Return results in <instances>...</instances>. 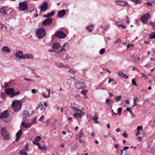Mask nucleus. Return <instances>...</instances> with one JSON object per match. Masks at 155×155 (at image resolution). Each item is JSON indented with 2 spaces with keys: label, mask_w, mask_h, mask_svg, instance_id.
<instances>
[{
  "label": "nucleus",
  "mask_w": 155,
  "mask_h": 155,
  "mask_svg": "<svg viewBox=\"0 0 155 155\" xmlns=\"http://www.w3.org/2000/svg\"><path fill=\"white\" fill-rule=\"evenodd\" d=\"M22 107V103L20 101L17 100H14L12 101L11 105L12 109L15 112L19 111Z\"/></svg>",
  "instance_id": "nucleus-1"
},
{
  "label": "nucleus",
  "mask_w": 155,
  "mask_h": 155,
  "mask_svg": "<svg viewBox=\"0 0 155 155\" xmlns=\"http://www.w3.org/2000/svg\"><path fill=\"white\" fill-rule=\"evenodd\" d=\"M36 34L39 39H41L46 35V32L44 28H39L37 29Z\"/></svg>",
  "instance_id": "nucleus-2"
},
{
  "label": "nucleus",
  "mask_w": 155,
  "mask_h": 155,
  "mask_svg": "<svg viewBox=\"0 0 155 155\" xmlns=\"http://www.w3.org/2000/svg\"><path fill=\"white\" fill-rule=\"evenodd\" d=\"M1 132L4 140H8L10 138L9 134L5 127L2 128L1 129Z\"/></svg>",
  "instance_id": "nucleus-3"
},
{
  "label": "nucleus",
  "mask_w": 155,
  "mask_h": 155,
  "mask_svg": "<svg viewBox=\"0 0 155 155\" xmlns=\"http://www.w3.org/2000/svg\"><path fill=\"white\" fill-rule=\"evenodd\" d=\"M18 5V9L21 11H25L28 9V5L27 3L25 1L20 2Z\"/></svg>",
  "instance_id": "nucleus-4"
},
{
  "label": "nucleus",
  "mask_w": 155,
  "mask_h": 155,
  "mask_svg": "<svg viewBox=\"0 0 155 155\" xmlns=\"http://www.w3.org/2000/svg\"><path fill=\"white\" fill-rule=\"evenodd\" d=\"M75 86L78 89H84L86 87L85 84L84 82L80 81L77 82Z\"/></svg>",
  "instance_id": "nucleus-5"
},
{
  "label": "nucleus",
  "mask_w": 155,
  "mask_h": 155,
  "mask_svg": "<svg viewBox=\"0 0 155 155\" xmlns=\"http://www.w3.org/2000/svg\"><path fill=\"white\" fill-rule=\"evenodd\" d=\"M151 17L150 15L147 13L143 15L141 17L140 19L142 22H144L147 21Z\"/></svg>",
  "instance_id": "nucleus-6"
},
{
  "label": "nucleus",
  "mask_w": 155,
  "mask_h": 155,
  "mask_svg": "<svg viewBox=\"0 0 155 155\" xmlns=\"http://www.w3.org/2000/svg\"><path fill=\"white\" fill-rule=\"evenodd\" d=\"M55 36L58 38H63L66 36L65 34L64 33L60 31H57L55 32Z\"/></svg>",
  "instance_id": "nucleus-7"
},
{
  "label": "nucleus",
  "mask_w": 155,
  "mask_h": 155,
  "mask_svg": "<svg viewBox=\"0 0 155 155\" xmlns=\"http://www.w3.org/2000/svg\"><path fill=\"white\" fill-rule=\"evenodd\" d=\"M52 21V18H47L42 22V24L45 26L49 25L51 24Z\"/></svg>",
  "instance_id": "nucleus-8"
},
{
  "label": "nucleus",
  "mask_w": 155,
  "mask_h": 155,
  "mask_svg": "<svg viewBox=\"0 0 155 155\" xmlns=\"http://www.w3.org/2000/svg\"><path fill=\"white\" fill-rule=\"evenodd\" d=\"M48 4L46 2H43L42 5L40 7V10L41 11H45L48 9Z\"/></svg>",
  "instance_id": "nucleus-9"
},
{
  "label": "nucleus",
  "mask_w": 155,
  "mask_h": 155,
  "mask_svg": "<svg viewBox=\"0 0 155 155\" xmlns=\"http://www.w3.org/2000/svg\"><path fill=\"white\" fill-rule=\"evenodd\" d=\"M23 53L22 51H18L15 54L16 57H18L19 59H22L23 57Z\"/></svg>",
  "instance_id": "nucleus-10"
},
{
  "label": "nucleus",
  "mask_w": 155,
  "mask_h": 155,
  "mask_svg": "<svg viewBox=\"0 0 155 155\" xmlns=\"http://www.w3.org/2000/svg\"><path fill=\"white\" fill-rule=\"evenodd\" d=\"M9 116V114L7 110L4 111L3 113L0 114V119H2L8 117Z\"/></svg>",
  "instance_id": "nucleus-11"
},
{
  "label": "nucleus",
  "mask_w": 155,
  "mask_h": 155,
  "mask_svg": "<svg viewBox=\"0 0 155 155\" xmlns=\"http://www.w3.org/2000/svg\"><path fill=\"white\" fill-rule=\"evenodd\" d=\"M66 14V11L65 10H62L59 11L58 13V16L59 18H62Z\"/></svg>",
  "instance_id": "nucleus-12"
},
{
  "label": "nucleus",
  "mask_w": 155,
  "mask_h": 155,
  "mask_svg": "<svg viewBox=\"0 0 155 155\" xmlns=\"http://www.w3.org/2000/svg\"><path fill=\"white\" fill-rule=\"evenodd\" d=\"M116 3L118 5L122 6H126V4H127V2L121 0H117L116 1Z\"/></svg>",
  "instance_id": "nucleus-13"
},
{
  "label": "nucleus",
  "mask_w": 155,
  "mask_h": 155,
  "mask_svg": "<svg viewBox=\"0 0 155 155\" xmlns=\"http://www.w3.org/2000/svg\"><path fill=\"white\" fill-rule=\"evenodd\" d=\"M22 131L21 130H20L18 132H17L16 134V140L18 141L20 138L22 136Z\"/></svg>",
  "instance_id": "nucleus-14"
},
{
  "label": "nucleus",
  "mask_w": 155,
  "mask_h": 155,
  "mask_svg": "<svg viewBox=\"0 0 155 155\" xmlns=\"http://www.w3.org/2000/svg\"><path fill=\"white\" fill-rule=\"evenodd\" d=\"M41 137L40 136H37L34 138V141L33 142L36 145L39 144L38 142L39 140H41Z\"/></svg>",
  "instance_id": "nucleus-15"
},
{
  "label": "nucleus",
  "mask_w": 155,
  "mask_h": 155,
  "mask_svg": "<svg viewBox=\"0 0 155 155\" xmlns=\"http://www.w3.org/2000/svg\"><path fill=\"white\" fill-rule=\"evenodd\" d=\"M69 46V44L67 43H66L64 44V45L61 48L60 50L58 51L61 52L63 51V50L64 51H66L68 50V47Z\"/></svg>",
  "instance_id": "nucleus-16"
},
{
  "label": "nucleus",
  "mask_w": 155,
  "mask_h": 155,
  "mask_svg": "<svg viewBox=\"0 0 155 155\" xmlns=\"http://www.w3.org/2000/svg\"><path fill=\"white\" fill-rule=\"evenodd\" d=\"M33 58V55L31 54H26L23 55V59H31Z\"/></svg>",
  "instance_id": "nucleus-17"
},
{
  "label": "nucleus",
  "mask_w": 155,
  "mask_h": 155,
  "mask_svg": "<svg viewBox=\"0 0 155 155\" xmlns=\"http://www.w3.org/2000/svg\"><path fill=\"white\" fill-rule=\"evenodd\" d=\"M5 91L7 94H13L14 92V89L13 88H9L5 90Z\"/></svg>",
  "instance_id": "nucleus-18"
},
{
  "label": "nucleus",
  "mask_w": 155,
  "mask_h": 155,
  "mask_svg": "<svg viewBox=\"0 0 155 155\" xmlns=\"http://www.w3.org/2000/svg\"><path fill=\"white\" fill-rule=\"evenodd\" d=\"M52 47L54 49L58 50L61 47V45L59 43H55L53 45Z\"/></svg>",
  "instance_id": "nucleus-19"
},
{
  "label": "nucleus",
  "mask_w": 155,
  "mask_h": 155,
  "mask_svg": "<svg viewBox=\"0 0 155 155\" xmlns=\"http://www.w3.org/2000/svg\"><path fill=\"white\" fill-rule=\"evenodd\" d=\"M54 14V12L53 11L51 13H48L47 14H45L43 15V17L45 18H49L53 16Z\"/></svg>",
  "instance_id": "nucleus-20"
},
{
  "label": "nucleus",
  "mask_w": 155,
  "mask_h": 155,
  "mask_svg": "<svg viewBox=\"0 0 155 155\" xmlns=\"http://www.w3.org/2000/svg\"><path fill=\"white\" fill-rule=\"evenodd\" d=\"M22 124L24 127L25 128L30 127L31 126V124H29L25 121L22 122Z\"/></svg>",
  "instance_id": "nucleus-21"
},
{
  "label": "nucleus",
  "mask_w": 155,
  "mask_h": 155,
  "mask_svg": "<svg viewBox=\"0 0 155 155\" xmlns=\"http://www.w3.org/2000/svg\"><path fill=\"white\" fill-rule=\"evenodd\" d=\"M2 50L4 52H6L7 53H9L11 52L10 49L8 46H5L2 48Z\"/></svg>",
  "instance_id": "nucleus-22"
},
{
  "label": "nucleus",
  "mask_w": 155,
  "mask_h": 155,
  "mask_svg": "<svg viewBox=\"0 0 155 155\" xmlns=\"http://www.w3.org/2000/svg\"><path fill=\"white\" fill-rule=\"evenodd\" d=\"M98 118V115L97 113H95L94 117H92V119L94 120L96 123L99 124V122L97 121Z\"/></svg>",
  "instance_id": "nucleus-23"
},
{
  "label": "nucleus",
  "mask_w": 155,
  "mask_h": 155,
  "mask_svg": "<svg viewBox=\"0 0 155 155\" xmlns=\"http://www.w3.org/2000/svg\"><path fill=\"white\" fill-rule=\"evenodd\" d=\"M0 12L2 14L6 15L7 14L6 12V8L5 7H2L0 8Z\"/></svg>",
  "instance_id": "nucleus-24"
},
{
  "label": "nucleus",
  "mask_w": 155,
  "mask_h": 155,
  "mask_svg": "<svg viewBox=\"0 0 155 155\" xmlns=\"http://www.w3.org/2000/svg\"><path fill=\"white\" fill-rule=\"evenodd\" d=\"M149 38L150 39H155V31L151 33L150 35Z\"/></svg>",
  "instance_id": "nucleus-25"
},
{
  "label": "nucleus",
  "mask_w": 155,
  "mask_h": 155,
  "mask_svg": "<svg viewBox=\"0 0 155 155\" xmlns=\"http://www.w3.org/2000/svg\"><path fill=\"white\" fill-rule=\"evenodd\" d=\"M82 114H81L80 113H75L73 115V116L74 117H78L81 118L82 117Z\"/></svg>",
  "instance_id": "nucleus-26"
},
{
  "label": "nucleus",
  "mask_w": 155,
  "mask_h": 155,
  "mask_svg": "<svg viewBox=\"0 0 155 155\" xmlns=\"http://www.w3.org/2000/svg\"><path fill=\"white\" fill-rule=\"evenodd\" d=\"M39 107L40 108L41 110L42 111H44L45 109V107L43 106V105L40 103L39 105H38Z\"/></svg>",
  "instance_id": "nucleus-27"
},
{
  "label": "nucleus",
  "mask_w": 155,
  "mask_h": 155,
  "mask_svg": "<svg viewBox=\"0 0 155 155\" xmlns=\"http://www.w3.org/2000/svg\"><path fill=\"white\" fill-rule=\"evenodd\" d=\"M23 119L22 122L26 121L27 120H29L30 118V116H23Z\"/></svg>",
  "instance_id": "nucleus-28"
},
{
  "label": "nucleus",
  "mask_w": 155,
  "mask_h": 155,
  "mask_svg": "<svg viewBox=\"0 0 155 155\" xmlns=\"http://www.w3.org/2000/svg\"><path fill=\"white\" fill-rule=\"evenodd\" d=\"M0 28L5 31L7 30V27L5 26L4 25L0 23Z\"/></svg>",
  "instance_id": "nucleus-29"
},
{
  "label": "nucleus",
  "mask_w": 155,
  "mask_h": 155,
  "mask_svg": "<svg viewBox=\"0 0 155 155\" xmlns=\"http://www.w3.org/2000/svg\"><path fill=\"white\" fill-rule=\"evenodd\" d=\"M20 155H27V153L25 151V150H21L20 151Z\"/></svg>",
  "instance_id": "nucleus-30"
},
{
  "label": "nucleus",
  "mask_w": 155,
  "mask_h": 155,
  "mask_svg": "<svg viewBox=\"0 0 155 155\" xmlns=\"http://www.w3.org/2000/svg\"><path fill=\"white\" fill-rule=\"evenodd\" d=\"M22 115L23 116H30L29 113L26 110H25L23 111L22 113Z\"/></svg>",
  "instance_id": "nucleus-31"
},
{
  "label": "nucleus",
  "mask_w": 155,
  "mask_h": 155,
  "mask_svg": "<svg viewBox=\"0 0 155 155\" xmlns=\"http://www.w3.org/2000/svg\"><path fill=\"white\" fill-rule=\"evenodd\" d=\"M121 96H116L115 97V99L116 101L118 102L120 101L121 99Z\"/></svg>",
  "instance_id": "nucleus-32"
},
{
  "label": "nucleus",
  "mask_w": 155,
  "mask_h": 155,
  "mask_svg": "<svg viewBox=\"0 0 155 155\" xmlns=\"http://www.w3.org/2000/svg\"><path fill=\"white\" fill-rule=\"evenodd\" d=\"M47 91L48 92V94L47 95H45L44 94H43V96L45 98L49 97L50 96V90H48Z\"/></svg>",
  "instance_id": "nucleus-33"
},
{
  "label": "nucleus",
  "mask_w": 155,
  "mask_h": 155,
  "mask_svg": "<svg viewBox=\"0 0 155 155\" xmlns=\"http://www.w3.org/2000/svg\"><path fill=\"white\" fill-rule=\"evenodd\" d=\"M117 74L118 76L122 77L123 75H124V73L122 71L117 72Z\"/></svg>",
  "instance_id": "nucleus-34"
},
{
  "label": "nucleus",
  "mask_w": 155,
  "mask_h": 155,
  "mask_svg": "<svg viewBox=\"0 0 155 155\" xmlns=\"http://www.w3.org/2000/svg\"><path fill=\"white\" fill-rule=\"evenodd\" d=\"M79 134V138L82 137H83L84 136V134L83 133V131L81 130L80 131Z\"/></svg>",
  "instance_id": "nucleus-35"
},
{
  "label": "nucleus",
  "mask_w": 155,
  "mask_h": 155,
  "mask_svg": "<svg viewBox=\"0 0 155 155\" xmlns=\"http://www.w3.org/2000/svg\"><path fill=\"white\" fill-rule=\"evenodd\" d=\"M122 111V109L121 107H120L118 108L117 110V113L119 115H121V113Z\"/></svg>",
  "instance_id": "nucleus-36"
},
{
  "label": "nucleus",
  "mask_w": 155,
  "mask_h": 155,
  "mask_svg": "<svg viewBox=\"0 0 155 155\" xmlns=\"http://www.w3.org/2000/svg\"><path fill=\"white\" fill-rule=\"evenodd\" d=\"M105 49L104 48H102L100 51L99 53L101 54H103L105 52Z\"/></svg>",
  "instance_id": "nucleus-37"
},
{
  "label": "nucleus",
  "mask_w": 155,
  "mask_h": 155,
  "mask_svg": "<svg viewBox=\"0 0 155 155\" xmlns=\"http://www.w3.org/2000/svg\"><path fill=\"white\" fill-rule=\"evenodd\" d=\"M58 66L59 68H67V67L65 65H64L62 63L59 64L58 65Z\"/></svg>",
  "instance_id": "nucleus-38"
},
{
  "label": "nucleus",
  "mask_w": 155,
  "mask_h": 155,
  "mask_svg": "<svg viewBox=\"0 0 155 155\" xmlns=\"http://www.w3.org/2000/svg\"><path fill=\"white\" fill-rule=\"evenodd\" d=\"M20 93V92L19 91H18L17 92H14L13 93V94H12L11 95V97H13V96L16 95L17 94H19Z\"/></svg>",
  "instance_id": "nucleus-39"
},
{
  "label": "nucleus",
  "mask_w": 155,
  "mask_h": 155,
  "mask_svg": "<svg viewBox=\"0 0 155 155\" xmlns=\"http://www.w3.org/2000/svg\"><path fill=\"white\" fill-rule=\"evenodd\" d=\"M132 83L135 86H137V85L136 84V81L134 79H133L132 80Z\"/></svg>",
  "instance_id": "nucleus-40"
},
{
  "label": "nucleus",
  "mask_w": 155,
  "mask_h": 155,
  "mask_svg": "<svg viewBox=\"0 0 155 155\" xmlns=\"http://www.w3.org/2000/svg\"><path fill=\"white\" fill-rule=\"evenodd\" d=\"M143 129V128L142 126H138L137 128V131H140V130H142Z\"/></svg>",
  "instance_id": "nucleus-41"
},
{
  "label": "nucleus",
  "mask_w": 155,
  "mask_h": 155,
  "mask_svg": "<svg viewBox=\"0 0 155 155\" xmlns=\"http://www.w3.org/2000/svg\"><path fill=\"white\" fill-rule=\"evenodd\" d=\"M77 111L80 112V113L82 114H85V113L81 110L79 109H78Z\"/></svg>",
  "instance_id": "nucleus-42"
},
{
  "label": "nucleus",
  "mask_w": 155,
  "mask_h": 155,
  "mask_svg": "<svg viewBox=\"0 0 155 155\" xmlns=\"http://www.w3.org/2000/svg\"><path fill=\"white\" fill-rule=\"evenodd\" d=\"M121 42V39L119 38L114 43L116 44L120 43Z\"/></svg>",
  "instance_id": "nucleus-43"
},
{
  "label": "nucleus",
  "mask_w": 155,
  "mask_h": 155,
  "mask_svg": "<svg viewBox=\"0 0 155 155\" xmlns=\"http://www.w3.org/2000/svg\"><path fill=\"white\" fill-rule=\"evenodd\" d=\"M68 72L71 73V74H75L76 73V71H74L73 70H72V69H70L68 71Z\"/></svg>",
  "instance_id": "nucleus-44"
},
{
  "label": "nucleus",
  "mask_w": 155,
  "mask_h": 155,
  "mask_svg": "<svg viewBox=\"0 0 155 155\" xmlns=\"http://www.w3.org/2000/svg\"><path fill=\"white\" fill-rule=\"evenodd\" d=\"M109 81H108V83H110L111 82H113L114 81V80L113 78H110V77H109Z\"/></svg>",
  "instance_id": "nucleus-45"
},
{
  "label": "nucleus",
  "mask_w": 155,
  "mask_h": 155,
  "mask_svg": "<svg viewBox=\"0 0 155 155\" xmlns=\"http://www.w3.org/2000/svg\"><path fill=\"white\" fill-rule=\"evenodd\" d=\"M106 102L107 103L111 104V101L109 99H107L106 100Z\"/></svg>",
  "instance_id": "nucleus-46"
},
{
  "label": "nucleus",
  "mask_w": 155,
  "mask_h": 155,
  "mask_svg": "<svg viewBox=\"0 0 155 155\" xmlns=\"http://www.w3.org/2000/svg\"><path fill=\"white\" fill-rule=\"evenodd\" d=\"M133 46L134 45L132 44H128L127 45V48H129L130 47H133Z\"/></svg>",
  "instance_id": "nucleus-47"
},
{
  "label": "nucleus",
  "mask_w": 155,
  "mask_h": 155,
  "mask_svg": "<svg viewBox=\"0 0 155 155\" xmlns=\"http://www.w3.org/2000/svg\"><path fill=\"white\" fill-rule=\"evenodd\" d=\"M119 26H120V27H121L122 28H123L124 29H125L126 28V27L125 26V25L122 24H120Z\"/></svg>",
  "instance_id": "nucleus-48"
},
{
  "label": "nucleus",
  "mask_w": 155,
  "mask_h": 155,
  "mask_svg": "<svg viewBox=\"0 0 155 155\" xmlns=\"http://www.w3.org/2000/svg\"><path fill=\"white\" fill-rule=\"evenodd\" d=\"M44 115L42 116L39 119V121H42L44 119Z\"/></svg>",
  "instance_id": "nucleus-49"
},
{
  "label": "nucleus",
  "mask_w": 155,
  "mask_h": 155,
  "mask_svg": "<svg viewBox=\"0 0 155 155\" xmlns=\"http://www.w3.org/2000/svg\"><path fill=\"white\" fill-rule=\"evenodd\" d=\"M86 29L88 30V31L90 32H91L92 31V29L91 28H89V27H86Z\"/></svg>",
  "instance_id": "nucleus-50"
},
{
  "label": "nucleus",
  "mask_w": 155,
  "mask_h": 155,
  "mask_svg": "<svg viewBox=\"0 0 155 155\" xmlns=\"http://www.w3.org/2000/svg\"><path fill=\"white\" fill-rule=\"evenodd\" d=\"M126 110L127 111L129 112L130 113L132 112L130 108L129 107H127L126 108Z\"/></svg>",
  "instance_id": "nucleus-51"
},
{
  "label": "nucleus",
  "mask_w": 155,
  "mask_h": 155,
  "mask_svg": "<svg viewBox=\"0 0 155 155\" xmlns=\"http://www.w3.org/2000/svg\"><path fill=\"white\" fill-rule=\"evenodd\" d=\"M4 84L5 85L4 86V88H6V87H8V83H6V82H5L4 83Z\"/></svg>",
  "instance_id": "nucleus-52"
},
{
  "label": "nucleus",
  "mask_w": 155,
  "mask_h": 155,
  "mask_svg": "<svg viewBox=\"0 0 155 155\" xmlns=\"http://www.w3.org/2000/svg\"><path fill=\"white\" fill-rule=\"evenodd\" d=\"M122 78H124L125 79H127L128 78V77L127 75H126L124 73V75H123Z\"/></svg>",
  "instance_id": "nucleus-53"
},
{
  "label": "nucleus",
  "mask_w": 155,
  "mask_h": 155,
  "mask_svg": "<svg viewBox=\"0 0 155 155\" xmlns=\"http://www.w3.org/2000/svg\"><path fill=\"white\" fill-rule=\"evenodd\" d=\"M41 149L43 150H46L47 149V147L46 146H43L42 147H41Z\"/></svg>",
  "instance_id": "nucleus-54"
},
{
  "label": "nucleus",
  "mask_w": 155,
  "mask_h": 155,
  "mask_svg": "<svg viewBox=\"0 0 155 155\" xmlns=\"http://www.w3.org/2000/svg\"><path fill=\"white\" fill-rule=\"evenodd\" d=\"M129 148V147H127V146L124 147L123 150V151L125 150H127Z\"/></svg>",
  "instance_id": "nucleus-55"
},
{
  "label": "nucleus",
  "mask_w": 155,
  "mask_h": 155,
  "mask_svg": "<svg viewBox=\"0 0 155 155\" xmlns=\"http://www.w3.org/2000/svg\"><path fill=\"white\" fill-rule=\"evenodd\" d=\"M142 138L140 137H138L137 138V140L139 141H141Z\"/></svg>",
  "instance_id": "nucleus-56"
},
{
  "label": "nucleus",
  "mask_w": 155,
  "mask_h": 155,
  "mask_svg": "<svg viewBox=\"0 0 155 155\" xmlns=\"http://www.w3.org/2000/svg\"><path fill=\"white\" fill-rule=\"evenodd\" d=\"M122 135L125 137L127 138V134L126 133L123 134Z\"/></svg>",
  "instance_id": "nucleus-57"
},
{
  "label": "nucleus",
  "mask_w": 155,
  "mask_h": 155,
  "mask_svg": "<svg viewBox=\"0 0 155 155\" xmlns=\"http://www.w3.org/2000/svg\"><path fill=\"white\" fill-rule=\"evenodd\" d=\"M31 91L33 93L35 94L36 92V90L35 89H33L31 90Z\"/></svg>",
  "instance_id": "nucleus-58"
},
{
  "label": "nucleus",
  "mask_w": 155,
  "mask_h": 155,
  "mask_svg": "<svg viewBox=\"0 0 155 155\" xmlns=\"http://www.w3.org/2000/svg\"><path fill=\"white\" fill-rule=\"evenodd\" d=\"M72 108L74 111H77L78 109V108H76L73 107H72Z\"/></svg>",
  "instance_id": "nucleus-59"
},
{
  "label": "nucleus",
  "mask_w": 155,
  "mask_h": 155,
  "mask_svg": "<svg viewBox=\"0 0 155 155\" xmlns=\"http://www.w3.org/2000/svg\"><path fill=\"white\" fill-rule=\"evenodd\" d=\"M118 147H119V146L117 144H114V147L115 149H117Z\"/></svg>",
  "instance_id": "nucleus-60"
},
{
  "label": "nucleus",
  "mask_w": 155,
  "mask_h": 155,
  "mask_svg": "<svg viewBox=\"0 0 155 155\" xmlns=\"http://www.w3.org/2000/svg\"><path fill=\"white\" fill-rule=\"evenodd\" d=\"M36 121L35 119L34 120H33L32 122V123L31 124V125L32 124H35L36 123Z\"/></svg>",
  "instance_id": "nucleus-61"
},
{
  "label": "nucleus",
  "mask_w": 155,
  "mask_h": 155,
  "mask_svg": "<svg viewBox=\"0 0 155 155\" xmlns=\"http://www.w3.org/2000/svg\"><path fill=\"white\" fill-rule=\"evenodd\" d=\"M53 123L52 124L53 125H54V124L56 122H57V120L56 119H53Z\"/></svg>",
  "instance_id": "nucleus-62"
},
{
  "label": "nucleus",
  "mask_w": 155,
  "mask_h": 155,
  "mask_svg": "<svg viewBox=\"0 0 155 155\" xmlns=\"http://www.w3.org/2000/svg\"><path fill=\"white\" fill-rule=\"evenodd\" d=\"M119 22L118 21H117L115 22V25L118 27H119L120 26H119L120 24H119Z\"/></svg>",
  "instance_id": "nucleus-63"
},
{
  "label": "nucleus",
  "mask_w": 155,
  "mask_h": 155,
  "mask_svg": "<svg viewBox=\"0 0 155 155\" xmlns=\"http://www.w3.org/2000/svg\"><path fill=\"white\" fill-rule=\"evenodd\" d=\"M125 102L127 104H129L130 103V101L127 100H125Z\"/></svg>",
  "instance_id": "nucleus-64"
}]
</instances>
